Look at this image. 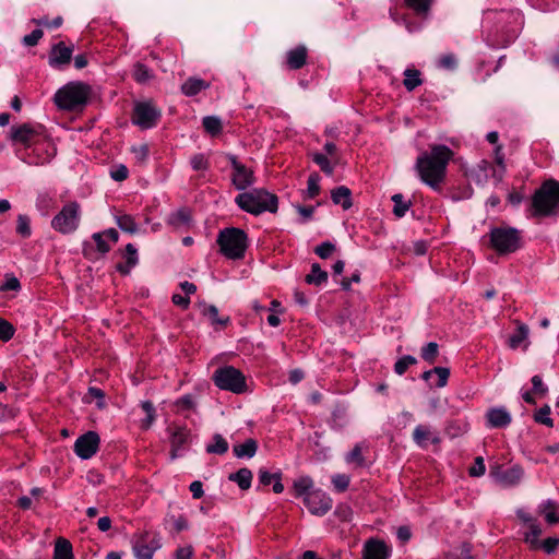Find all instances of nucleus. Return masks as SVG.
Listing matches in <instances>:
<instances>
[{
    "instance_id": "obj_16",
    "label": "nucleus",
    "mask_w": 559,
    "mask_h": 559,
    "mask_svg": "<svg viewBox=\"0 0 559 559\" xmlns=\"http://www.w3.org/2000/svg\"><path fill=\"white\" fill-rule=\"evenodd\" d=\"M390 549L379 539H369L364 547V559H388Z\"/></svg>"
},
{
    "instance_id": "obj_60",
    "label": "nucleus",
    "mask_w": 559,
    "mask_h": 559,
    "mask_svg": "<svg viewBox=\"0 0 559 559\" xmlns=\"http://www.w3.org/2000/svg\"><path fill=\"white\" fill-rule=\"evenodd\" d=\"M485 463L481 456L475 459L474 465L469 467L468 473L473 477H479L485 474Z\"/></svg>"
},
{
    "instance_id": "obj_59",
    "label": "nucleus",
    "mask_w": 559,
    "mask_h": 559,
    "mask_svg": "<svg viewBox=\"0 0 559 559\" xmlns=\"http://www.w3.org/2000/svg\"><path fill=\"white\" fill-rule=\"evenodd\" d=\"M532 384H533V393L536 395L544 396L548 392L547 385L543 382V379L540 376H534L532 378Z\"/></svg>"
},
{
    "instance_id": "obj_30",
    "label": "nucleus",
    "mask_w": 559,
    "mask_h": 559,
    "mask_svg": "<svg viewBox=\"0 0 559 559\" xmlns=\"http://www.w3.org/2000/svg\"><path fill=\"white\" fill-rule=\"evenodd\" d=\"M518 330L514 334L509 337L508 344L511 348H518L524 341L527 340L530 329L526 324L516 321Z\"/></svg>"
},
{
    "instance_id": "obj_37",
    "label": "nucleus",
    "mask_w": 559,
    "mask_h": 559,
    "mask_svg": "<svg viewBox=\"0 0 559 559\" xmlns=\"http://www.w3.org/2000/svg\"><path fill=\"white\" fill-rule=\"evenodd\" d=\"M191 219L190 211L187 209H180L174 213H171L168 217V224L179 227L181 225L188 224Z\"/></svg>"
},
{
    "instance_id": "obj_42",
    "label": "nucleus",
    "mask_w": 559,
    "mask_h": 559,
    "mask_svg": "<svg viewBox=\"0 0 559 559\" xmlns=\"http://www.w3.org/2000/svg\"><path fill=\"white\" fill-rule=\"evenodd\" d=\"M94 399L97 401L96 404H97L98 408L105 407V405H106L105 393L102 389H98L95 386L88 388V391H87L86 395L84 396V401L87 403H91Z\"/></svg>"
},
{
    "instance_id": "obj_18",
    "label": "nucleus",
    "mask_w": 559,
    "mask_h": 559,
    "mask_svg": "<svg viewBox=\"0 0 559 559\" xmlns=\"http://www.w3.org/2000/svg\"><path fill=\"white\" fill-rule=\"evenodd\" d=\"M36 134L37 131L34 129L32 124L23 123L21 126H13L11 128L10 138L13 142H17L25 146H28Z\"/></svg>"
},
{
    "instance_id": "obj_8",
    "label": "nucleus",
    "mask_w": 559,
    "mask_h": 559,
    "mask_svg": "<svg viewBox=\"0 0 559 559\" xmlns=\"http://www.w3.org/2000/svg\"><path fill=\"white\" fill-rule=\"evenodd\" d=\"M214 383L222 390L242 393L246 390L245 376L231 366L218 368L213 374Z\"/></svg>"
},
{
    "instance_id": "obj_54",
    "label": "nucleus",
    "mask_w": 559,
    "mask_h": 559,
    "mask_svg": "<svg viewBox=\"0 0 559 559\" xmlns=\"http://www.w3.org/2000/svg\"><path fill=\"white\" fill-rule=\"evenodd\" d=\"M349 476L345 474H337L332 477V483L335 489L340 492L345 491L349 485Z\"/></svg>"
},
{
    "instance_id": "obj_58",
    "label": "nucleus",
    "mask_w": 559,
    "mask_h": 559,
    "mask_svg": "<svg viewBox=\"0 0 559 559\" xmlns=\"http://www.w3.org/2000/svg\"><path fill=\"white\" fill-rule=\"evenodd\" d=\"M20 288H21L20 281L15 276L9 275V274L5 275V281L0 286V290H2V292H7V290L17 292V290H20Z\"/></svg>"
},
{
    "instance_id": "obj_24",
    "label": "nucleus",
    "mask_w": 559,
    "mask_h": 559,
    "mask_svg": "<svg viewBox=\"0 0 559 559\" xmlns=\"http://www.w3.org/2000/svg\"><path fill=\"white\" fill-rule=\"evenodd\" d=\"M257 450H258V442L252 438L247 439L241 444H235L233 447V452H234L235 456L238 459H242V457L251 459L255 455Z\"/></svg>"
},
{
    "instance_id": "obj_55",
    "label": "nucleus",
    "mask_w": 559,
    "mask_h": 559,
    "mask_svg": "<svg viewBox=\"0 0 559 559\" xmlns=\"http://www.w3.org/2000/svg\"><path fill=\"white\" fill-rule=\"evenodd\" d=\"M131 152H132L135 160L140 164H143L148 156V146H147V144L132 146Z\"/></svg>"
},
{
    "instance_id": "obj_11",
    "label": "nucleus",
    "mask_w": 559,
    "mask_h": 559,
    "mask_svg": "<svg viewBox=\"0 0 559 559\" xmlns=\"http://www.w3.org/2000/svg\"><path fill=\"white\" fill-rule=\"evenodd\" d=\"M228 159L231 164V167L234 169L231 175V181L233 185L237 190H245L248 187L252 186L254 183V175L253 171L239 163L237 160V157L234 155H229Z\"/></svg>"
},
{
    "instance_id": "obj_40",
    "label": "nucleus",
    "mask_w": 559,
    "mask_h": 559,
    "mask_svg": "<svg viewBox=\"0 0 559 559\" xmlns=\"http://www.w3.org/2000/svg\"><path fill=\"white\" fill-rule=\"evenodd\" d=\"M133 78L138 83L144 84L153 79V73L145 64L138 62L134 66Z\"/></svg>"
},
{
    "instance_id": "obj_15",
    "label": "nucleus",
    "mask_w": 559,
    "mask_h": 559,
    "mask_svg": "<svg viewBox=\"0 0 559 559\" xmlns=\"http://www.w3.org/2000/svg\"><path fill=\"white\" fill-rule=\"evenodd\" d=\"M169 431H170V444H171L170 456L174 460L180 454V451L189 442L190 431L186 427H179V426L169 428Z\"/></svg>"
},
{
    "instance_id": "obj_27",
    "label": "nucleus",
    "mask_w": 559,
    "mask_h": 559,
    "mask_svg": "<svg viewBox=\"0 0 559 559\" xmlns=\"http://www.w3.org/2000/svg\"><path fill=\"white\" fill-rule=\"evenodd\" d=\"M52 559H74L71 543L59 537L56 539Z\"/></svg>"
},
{
    "instance_id": "obj_38",
    "label": "nucleus",
    "mask_w": 559,
    "mask_h": 559,
    "mask_svg": "<svg viewBox=\"0 0 559 559\" xmlns=\"http://www.w3.org/2000/svg\"><path fill=\"white\" fill-rule=\"evenodd\" d=\"M202 123L205 131L212 136H216L222 131V121L218 117L206 116L203 118Z\"/></svg>"
},
{
    "instance_id": "obj_57",
    "label": "nucleus",
    "mask_w": 559,
    "mask_h": 559,
    "mask_svg": "<svg viewBox=\"0 0 559 559\" xmlns=\"http://www.w3.org/2000/svg\"><path fill=\"white\" fill-rule=\"evenodd\" d=\"M334 250H335V246L330 241H325V242H322L321 245L317 246L314 249V252L321 259H328L333 253Z\"/></svg>"
},
{
    "instance_id": "obj_14",
    "label": "nucleus",
    "mask_w": 559,
    "mask_h": 559,
    "mask_svg": "<svg viewBox=\"0 0 559 559\" xmlns=\"http://www.w3.org/2000/svg\"><path fill=\"white\" fill-rule=\"evenodd\" d=\"M485 417L489 428H506L512 421L511 414L503 406L489 408Z\"/></svg>"
},
{
    "instance_id": "obj_12",
    "label": "nucleus",
    "mask_w": 559,
    "mask_h": 559,
    "mask_svg": "<svg viewBox=\"0 0 559 559\" xmlns=\"http://www.w3.org/2000/svg\"><path fill=\"white\" fill-rule=\"evenodd\" d=\"M99 436L95 431H87L80 436L74 443V452L83 460L91 459L98 450Z\"/></svg>"
},
{
    "instance_id": "obj_19",
    "label": "nucleus",
    "mask_w": 559,
    "mask_h": 559,
    "mask_svg": "<svg viewBox=\"0 0 559 559\" xmlns=\"http://www.w3.org/2000/svg\"><path fill=\"white\" fill-rule=\"evenodd\" d=\"M72 51V48L67 47L62 41L56 44L49 56V64L52 67L68 64L71 60Z\"/></svg>"
},
{
    "instance_id": "obj_32",
    "label": "nucleus",
    "mask_w": 559,
    "mask_h": 559,
    "mask_svg": "<svg viewBox=\"0 0 559 559\" xmlns=\"http://www.w3.org/2000/svg\"><path fill=\"white\" fill-rule=\"evenodd\" d=\"M306 283L320 286L328 281V273L318 263L311 265L310 273L305 278Z\"/></svg>"
},
{
    "instance_id": "obj_36",
    "label": "nucleus",
    "mask_w": 559,
    "mask_h": 559,
    "mask_svg": "<svg viewBox=\"0 0 559 559\" xmlns=\"http://www.w3.org/2000/svg\"><path fill=\"white\" fill-rule=\"evenodd\" d=\"M528 527L530 531L525 533L524 540L530 544L533 549L540 548V542L538 540V537L542 535L540 526L537 522H532Z\"/></svg>"
},
{
    "instance_id": "obj_64",
    "label": "nucleus",
    "mask_w": 559,
    "mask_h": 559,
    "mask_svg": "<svg viewBox=\"0 0 559 559\" xmlns=\"http://www.w3.org/2000/svg\"><path fill=\"white\" fill-rule=\"evenodd\" d=\"M128 168L124 165H119L110 171V176L116 181H122L128 178Z\"/></svg>"
},
{
    "instance_id": "obj_1",
    "label": "nucleus",
    "mask_w": 559,
    "mask_h": 559,
    "mask_svg": "<svg viewBox=\"0 0 559 559\" xmlns=\"http://www.w3.org/2000/svg\"><path fill=\"white\" fill-rule=\"evenodd\" d=\"M453 152L443 144L430 145L429 152H423L416 159L415 168L420 179L431 187L438 189L445 178L447 166Z\"/></svg>"
},
{
    "instance_id": "obj_31",
    "label": "nucleus",
    "mask_w": 559,
    "mask_h": 559,
    "mask_svg": "<svg viewBox=\"0 0 559 559\" xmlns=\"http://www.w3.org/2000/svg\"><path fill=\"white\" fill-rule=\"evenodd\" d=\"M201 312L203 316L207 317L212 324L227 325L229 322V317L221 319L218 317V309L214 305H205L204 302L200 304Z\"/></svg>"
},
{
    "instance_id": "obj_21",
    "label": "nucleus",
    "mask_w": 559,
    "mask_h": 559,
    "mask_svg": "<svg viewBox=\"0 0 559 559\" xmlns=\"http://www.w3.org/2000/svg\"><path fill=\"white\" fill-rule=\"evenodd\" d=\"M307 61V48L298 46L287 52V66L289 69L297 70L302 68Z\"/></svg>"
},
{
    "instance_id": "obj_52",
    "label": "nucleus",
    "mask_w": 559,
    "mask_h": 559,
    "mask_svg": "<svg viewBox=\"0 0 559 559\" xmlns=\"http://www.w3.org/2000/svg\"><path fill=\"white\" fill-rule=\"evenodd\" d=\"M312 158H313V162L320 166V168L323 173H325L328 175L333 174V167L324 154L316 153V154H313Z\"/></svg>"
},
{
    "instance_id": "obj_39",
    "label": "nucleus",
    "mask_w": 559,
    "mask_h": 559,
    "mask_svg": "<svg viewBox=\"0 0 559 559\" xmlns=\"http://www.w3.org/2000/svg\"><path fill=\"white\" fill-rule=\"evenodd\" d=\"M407 7L414 10L418 15L426 16L430 11L435 0H404Z\"/></svg>"
},
{
    "instance_id": "obj_2",
    "label": "nucleus",
    "mask_w": 559,
    "mask_h": 559,
    "mask_svg": "<svg viewBox=\"0 0 559 559\" xmlns=\"http://www.w3.org/2000/svg\"><path fill=\"white\" fill-rule=\"evenodd\" d=\"M91 86L81 81L69 82L60 87L55 96L56 106L66 111L82 110L91 96Z\"/></svg>"
},
{
    "instance_id": "obj_44",
    "label": "nucleus",
    "mask_w": 559,
    "mask_h": 559,
    "mask_svg": "<svg viewBox=\"0 0 559 559\" xmlns=\"http://www.w3.org/2000/svg\"><path fill=\"white\" fill-rule=\"evenodd\" d=\"M16 233L23 238H28L32 234L31 221L27 215L20 214L16 219Z\"/></svg>"
},
{
    "instance_id": "obj_4",
    "label": "nucleus",
    "mask_w": 559,
    "mask_h": 559,
    "mask_svg": "<svg viewBox=\"0 0 559 559\" xmlns=\"http://www.w3.org/2000/svg\"><path fill=\"white\" fill-rule=\"evenodd\" d=\"M532 206L535 216H549L559 206V182L546 180L533 195Z\"/></svg>"
},
{
    "instance_id": "obj_3",
    "label": "nucleus",
    "mask_w": 559,
    "mask_h": 559,
    "mask_svg": "<svg viewBox=\"0 0 559 559\" xmlns=\"http://www.w3.org/2000/svg\"><path fill=\"white\" fill-rule=\"evenodd\" d=\"M236 204L245 212L260 215L263 212L275 213L278 209V199L265 189H253L238 194Z\"/></svg>"
},
{
    "instance_id": "obj_46",
    "label": "nucleus",
    "mask_w": 559,
    "mask_h": 559,
    "mask_svg": "<svg viewBox=\"0 0 559 559\" xmlns=\"http://www.w3.org/2000/svg\"><path fill=\"white\" fill-rule=\"evenodd\" d=\"M495 160L497 165L500 167L499 173L495 171L493 177L498 182L502 180L503 174L506 171V165H504V155L502 153V146L497 145L495 148Z\"/></svg>"
},
{
    "instance_id": "obj_17",
    "label": "nucleus",
    "mask_w": 559,
    "mask_h": 559,
    "mask_svg": "<svg viewBox=\"0 0 559 559\" xmlns=\"http://www.w3.org/2000/svg\"><path fill=\"white\" fill-rule=\"evenodd\" d=\"M497 481L503 486H514L520 483L523 476V469L519 465H514L507 469L498 468L496 472H491Z\"/></svg>"
},
{
    "instance_id": "obj_26",
    "label": "nucleus",
    "mask_w": 559,
    "mask_h": 559,
    "mask_svg": "<svg viewBox=\"0 0 559 559\" xmlns=\"http://www.w3.org/2000/svg\"><path fill=\"white\" fill-rule=\"evenodd\" d=\"M126 263H119L117 265V271L123 275L130 273V270L136 265L138 263V251L132 243H128L126 246Z\"/></svg>"
},
{
    "instance_id": "obj_51",
    "label": "nucleus",
    "mask_w": 559,
    "mask_h": 559,
    "mask_svg": "<svg viewBox=\"0 0 559 559\" xmlns=\"http://www.w3.org/2000/svg\"><path fill=\"white\" fill-rule=\"evenodd\" d=\"M142 409L146 413V419L143 420L142 426L148 428L155 419V408L152 402L144 401L141 403Z\"/></svg>"
},
{
    "instance_id": "obj_6",
    "label": "nucleus",
    "mask_w": 559,
    "mask_h": 559,
    "mask_svg": "<svg viewBox=\"0 0 559 559\" xmlns=\"http://www.w3.org/2000/svg\"><path fill=\"white\" fill-rule=\"evenodd\" d=\"M81 221V205L76 201L68 202L52 218L51 227L63 235L74 233Z\"/></svg>"
},
{
    "instance_id": "obj_62",
    "label": "nucleus",
    "mask_w": 559,
    "mask_h": 559,
    "mask_svg": "<svg viewBox=\"0 0 559 559\" xmlns=\"http://www.w3.org/2000/svg\"><path fill=\"white\" fill-rule=\"evenodd\" d=\"M44 33L41 29L37 28L34 29L31 34L23 37V43L26 46H35L39 41V39L43 37Z\"/></svg>"
},
{
    "instance_id": "obj_28",
    "label": "nucleus",
    "mask_w": 559,
    "mask_h": 559,
    "mask_svg": "<svg viewBox=\"0 0 559 559\" xmlns=\"http://www.w3.org/2000/svg\"><path fill=\"white\" fill-rule=\"evenodd\" d=\"M252 477V472L249 468L243 467L238 469L236 473L229 474L228 479L230 481H235L240 489L247 490L251 486Z\"/></svg>"
},
{
    "instance_id": "obj_23",
    "label": "nucleus",
    "mask_w": 559,
    "mask_h": 559,
    "mask_svg": "<svg viewBox=\"0 0 559 559\" xmlns=\"http://www.w3.org/2000/svg\"><path fill=\"white\" fill-rule=\"evenodd\" d=\"M210 87V84L199 78L192 76L185 81V83L181 85V92L186 96H194L199 94L201 91L206 90Z\"/></svg>"
},
{
    "instance_id": "obj_25",
    "label": "nucleus",
    "mask_w": 559,
    "mask_h": 559,
    "mask_svg": "<svg viewBox=\"0 0 559 559\" xmlns=\"http://www.w3.org/2000/svg\"><path fill=\"white\" fill-rule=\"evenodd\" d=\"M331 198L335 204H341L344 210H348L353 205L352 192L345 186H341L332 190Z\"/></svg>"
},
{
    "instance_id": "obj_22",
    "label": "nucleus",
    "mask_w": 559,
    "mask_h": 559,
    "mask_svg": "<svg viewBox=\"0 0 559 559\" xmlns=\"http://www.w3.org/2000/svg\"><path fill=\"white\" fill-rule=\"evenodd\" d=\"M558 504L554 500H546L542 502L538 508V514L543 515L546 522L550 525L559 523V515H557Z\"/></svg>"
},
{
    "instance_id": "obj_35",
    "label": "nucleus",
    "mask_w": 559,
    "mask_h": 559,
    "mask_svg": "<svg viewBox=\"0 0 559 559\" xmlns=\"http://www.w3.org/2000/svg\"><path fill=\"white\" fill-rule=\"evenodd\" d=\"M228 451V443L222 435L215 433L213 442L206 445V452L212 454H225Z\"/></svg>"
},
{
    "instance_id": "obj_50",
    "label": "nucleus",
    "mask_w": 559,
    "mask_h": 559,
    "mask_svg": "<svg viewBox=\"0 0 559 559\" xmlns=\"http://www.w3.org/2000/svg\"><path fill=\"white\" fill-rule=\"evenodd\" d=\"M14 326L7 320L0 318V340L8 342L14 335Z\"/></svg>"
},
{
    "instance_id": "obj_56",
    "label": "nucleus",
    "mask_w": 559,
    "mask_h": 559,
    "mask_svg": "<svg viewBox=\"0 0 559 559\" xmlns=\"http://www.w3.org/2000/svg\"><path fill=\"white\" fill-rule=\"evenodd\" d=\"M433 374L438 377V381L436 383L437 388H443L449 379L450 370L445 367H435L433 368Z\"/></svg>"
},
{
    "instance_id": "obj_41",
    "label": "nucleus",
    "mask_w": 559,
    "mask_h": 559,
    "mask_svg": "<svg viewBox=\"0 0 559 559\" xmlns=\"http://www.w3.org/2000/svg\"><path fill=\"white\" fill-rule=\"evenodd\" d=\"M320 176L318 174H311L307 181V190L305 192L306 199H313L316 198L320 192Z\"/></svg>"
},
{
    "instance_id": "obj_7",
    "label": "nucleus",
    "mask_w": 559,
    "mask_h": 559,
    "mask_svg": "<svg viewBox=\"0 0 559 559\" xmlns=\"http://www.w3.org/2000/svg\"><path fill=\"white\" fill-rule=\"evenodd\" d=\"M490 242L499 254L515 252L521 247L520 231L513 227H496L490 230Z\"/></svg>"
},
{
    "instance_id": "obj_53",
    "label": "nucleus",
    "mask_w": 559,
    "mask_h": 559,
    "mask_svg": "<svg viewBox=\"0 0 559 559\" xmlns=\"http://www.w3.org/2000/svg\"><path fill=\"white\" fill-rule=\"evenodd\" d=\"M190 163L194 170H206L210 166L209 159L203 154L193 155Z\"/></svg>"
},
{
    "instance_id": "obj_45",
    "label": "nucleus",
    "mask_w": 559,
    "mask_h": 559,
    "mask_svg": "<svg viewBox=\"0 0 559 559\" xmlns=\"http://www.w3.org/2000/svg\"><path fill=\"white\" fill-rule=\"evenodd\" d=\"M550 406L544 405L534 414V420L547 427H552L554 420L550 418Z\"/></svg>"
},
{
    "instance_id": "obj_33",
    "label": "nucleus",
    "mask_w": 559,
    "mask_h": 559,
    "mask_svg": "<svg viewBox=\"0 0 559 559\" xmlns=\"http://www.w3.org/2000/svg\"><path fill=\"white\" fill-rule=\"evenodd\" d=\"M391 200L394 203L393 214L399 218L403 217L412 205V201L405 200L402 193L393 194Z\"/></svg>"
},
{
    "instance_id": "obj_63",
    "label": "nucleus",
    "mask_w": 559,
    "mask_h": 559,
    "mask_svg": "<svg viewBox=\"0 0 559 559\" xmlns=\"http://www.w3.org/2000/svg\"><path fill=\"white\" fill-rule=\"evenodd\" d=\"M559 545V538L548 537L543 543H540V547L547 552L552 554L557 549Z\"/></svg>"
},
{
    "instance_id": "obj_47",
    "label": "nucleus",
    "mask_w": 559,
    "mask_h": 559,
    "mask_svg": "<svg viewBox=\"0 0 559 559\" xmlns=\"http://www.w3.org/2000/svg\"><path fill=\"white\" fill-rule=\"evenodd\" d=\"M417 362V359L414 357V356H411V355H406L402 358H400L395 365H394V371L399 374V376H402L405 373V371L407 370V368L412 365H415Z\"/></svg>"
},
{
    "instance_id": "obj_48",
    "label": "nucleus",
    "mask_w": 559,
    "mask_h": 559,
    "mask_svg": "<svg viewBox=\"0 0 559 559\" xmlns=\"http://www.w3.org/2000/svg\"><path fill=\"white\" fill-rule=\"evenodd\" d=\"M347 463H355L357 466L365 465V457L362 456L361 445L356 444L353 450L346 455Z\"/></svg>"
},
{
    "instance_id": "obj_34",
    "label": "nucleus",
    "mask_w": 559,
    "mask_h": 559,
    "mask_svg": "<svg viewBox=\"0 0 559 559\" xmlns=\"http://www.w3.org/2000/svg\"><path fill=\"white\" fill-rule=\"evenodd\" d=\"M403 84L408 92L414 91L416 87L423 84L420 79V72L416 69H406L404 71Z\"/></svg>"
},
{
    "instance_id": "obj_61",
    "label": "nucleus",
    "mask_w": 559,
    "mask_h": 559,
    "mask_svg": "<svg viewBox=\"0 0 559 559\" xmlns=\"http://www.w3.org/2000/svg\"><path fill=\"white\" fill-rule=\"evenodd\" d=\"M92 237L96 242L97 250L99 252L107 253L111 249V246L107 242L108 239L104 237V234L95 233Z\"/></svg>"
},
{
    "instance_id": "obj_13",
    "label": "nucleus",
    "mask_w": 559,
    "mask_h": 559,
    "mask_svg": "<svg viewBox=\"0 0 559 559\" xmlns=\"http://www.w3.org/2000/svg\"><path fill=\"white\" fill-rule=\"evenodd\" d=\"M147 533L136 535L133 540V552L138 559H152L154 552L160 547L159 540L153 538L147 543Z\"/></svg>"
},
{
    "instance_id": "obj_20",
    "label": "nucleus",
    "mask_w": 559,
    "mask_h": 559,
    "mask_svg": "<svg viewBox=\"0 0 559 559\" xmlns=\"http://www.w3.org/2000/svg\"><path fill=\"white\" fill-rule=\"evenodd\" d=\"M414 442L424 448L427 444V441H431L432 443H439V436L431 430L429 426L418 425L413 432Z\"/></svg>"
},
{
    "instance_id": "obj_29",
    "label": "nucleus",
    "mask_w": 559,
    "mask_h": 559,
    "mask_svg": "<svg viewBox=\"0 0 559 559\" xmlns=\"http://www.w3.org/2000/svg\"><path fill=\"white\" fill-rule=\"evenodd\" d=\"M293 489L295 497L305 499L306 495L313 489V480L309 476L299 477L294 481Z\"/></svg>"
},
{
    "instance_id": "obj_10",
    "label": "nucleus",
    "mask_w": 559,
    "mask_h": 559,
    "mask_svg": "<svg viewBox=\"0 0 559 559\" xmlns=\"http://www.w3.org/2000/svg\"><path fill=\"white\" fill-rule=\"evenodd\" d=\"M309 512L317 516L326 514L333 506L331 497L321 489H312L304 499Z\"/></svg>"
},
{
    "instance_id": "obj_5",
    "label": "nucleus",
    "mask_w": 559,
    "mask_h": 559,
    "mask_svg": "<svg viewBox=\"0 0 559 559\" xmlns=\"http://www.w3.org/2000/svg\"><path fill=\"white\" fill-rule=\"evenodd\" d=\"M247 234L239 228H225L219 231L217 243L221 252L229 259H240L247 249Z\"/></svg>"
},
{
    "instance_id": "obj_49",
    "label": "nucleus",
    "mask_w": 559,
    "mask_h": 559,
    "mask_svg": "<svg viewBox=\"0 0 559 559\" xmlns=\"http://www.w3.org/2000/svg\"><path fill=\"white\" fill-rule=\"evenodd\" d=\"M438 355V344L435 342L428 343L421 348V358L432 364Z\"/></svg>"
},
{
    "instance_id": "obj_9",
    "label": "nucleus",
    "mask_w": 559,
    "mask_h": 559,
    "mask_svg": "<svg viewBox=\"0 0 559 559\" xmlns=\"http://www.w3.org/2000/svg\"><path fill=\"white\" fill-rule=\"evenodd\" d=\"M159 117L160 111L152 103H138L133 109L132 121L141 129H151Z\"/></svg>"
},
{
    "instance_id": "obj_43",
    "label": "nucleus",
    "mask_w": 559,
    "mask_h": 559,
    "mask_svg": "<svg viewBox=\"0 0 559 559\" xmlns=\"http://www.w3.org/2000/svg\"><path fill=\"white\" fill-rule=\"evenodd\" d=\"M117 225L121 230L129 234H135L138 230V226L133 217L127 214L117 217Z\"/></svg>"
}]
</instances>
